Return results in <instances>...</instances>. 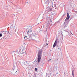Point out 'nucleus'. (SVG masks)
<instances>
[{
	"mask_svg": "<svg viewBox=\"0 0 77 77\" xmlns=\"http://www.w3.org/2000/svg\"><path fill=\"white\" fill-rule=\"evenodd\" d=\"M31 36V35L30 34L28 35L27 36H26L24 37V39L25 40H26L27 39L28 41H31L32 39V38H32V36Z\"/></svg>",
	"mask_w": 77,
	"mask_h": 77,
	"instance_id": "nucleus-3",
	"label": "nucleus"
},
{
	"mask_svg": "<svg viewBox=\"0 0 77 77\" xmlns=\"http://www.w3.org/2000/svg\"><path fill=\"white\" fill-rule=\"evenodd\" d=\"M56 48L58 51H61V49H60V47H59L58 46H57L56 47Z\"/></svg>",
	"mask_w": 77,
	"mask_h": 77,
	"instance_id": "nucleus-10",
	"label": "nucleus"
},
{
	"mask_svg": "<svg viewBox=\"0 0 77 77\" xmlns=\"http://www.w3.org/2000/svg\"><path fill=\"white\" fill-rule=\"evenodd\" d=\"M42 49H41L38 52V63H39L40 61H41V57H42Z\"/></svg>",
	"mask_w": 77,
	"mask_h": 77,
	"instance_id": "nucleus-2",
	"label": "nucleus"
},
{
	"mask_svg": "<svg viewBox=\"0 0 77 77\" xmlns=\"http://www.w3.org/2000/svg\"><path fill=\"white\" fill-rule=\"evenodd\" d=\"M68 33H69V32H68Z\"/></svg>",
	"mask_w": 77,
	"mask_h": 77,
	"instance_id": "nucleus-27",
	"label": "nucleus"
},
{
	"mask_svg": "<svg viewBox=\"0 0 77 77\" xmlns=\"http://www.w3.org/2000/svg\"><path fill=\"white\" fill-rule=\"evenodd\" d=\"M71 33L72 35H73V34H72V33L71 32H70Z\"/></svg>",
	"mask_w": 77,
	"mask_h": 77,
	"instance_id": "nucleus-23",
	"label": "nucleus"
},
{
	"mask_svg": "<svg viewBox=\"0 0 77 77\" xmlns=\"http://www.w3.org/2000/svg\"><path fill=\"white\" fill-rule=\"evenodd\" d=\"M35 71H36V72L37 71V68H35Z\"/></svg>",
	"mask_w": 77,
	"mask_h": 77,
	"instance_id": "nucleus-20",
	"label": "nucleus"
},
{
	"mask_svg": "<svg viewBox=\"0 0 77 77\" xmlns=\"http://www.w3.org/2000/svg\"><path fill=\"white\" fill-rule=\"evenodd\" d=\"M49 11H52V8H50L48 9Z\"/></svg>",
	"mask_w": 77,
	"mask_h": 77,
	"instance_id": "nucleus-17",
	"label": "nucleus"
},
{
	"mask_svg": "<svg viewBox=\"0 0 77 77\" xmlns=\"http://www.w3.org/2000/svg\"><path fill=\"white\" fill-rule=\"evenodd\" d=\"M16 10L18 12H21V9L20 8H16Z\"/></svg>",
	"mask_w": 77,
	"mask_h": 77,
	"instance_id": "nucleus-11",
	"label": "nucleus"
},
{
	"mask_svg": "<svg viewBox=\"0 0 77 77\" xmlns=\"http://www.w3.org/2000/svg\"><path fill=\"white\" fill-rule=\"evenodd\" d=\"M67 16L66 18V19H69V13H67Z\"/></svg>",
	"mask_w": 77,
	"mask_h": 77,
	"instance_id": "nucleus-14",
	"label": "nucleus"
},
{
	"mask_svg": "<svg viewBox=\"0 0 77 77\" xmlns=\"http://www.w3.org/2000/svg\"><path fill=\"white\" fill-rule=\"evenodd\" d=\"M2 36V33L0 34V37Z\"/></svg>",
	"mask_w": 77,
	"mask_h": 77,
	"instance_id": "nucleus-21",
	"label": "nucleus"
},
{
	"mask_svg": "<svg viewBox=\"0 0 77 77\" xmlns=\"http://www.w3.org/2000/svg\"><path fill=\"white\" fill-rule=\"evenodd\" d=\"M14 72H13V73L12 74H15V73L18 72V70H16V69H15V67H13V69H12V71H14Z\"/></svg>",
	"mask_w": 77,
	"mask_h": 77,
	"instance_id": "nucleus-7",
	"label": "nucleus"
},
{
	"mask_svg": "<svg viewBox=\"0 0 77 77\" xmlns=\"http://www.w3.org/2000/svg\"><path fill=\"white\" fill-rule=\"evenodd\" d=\"M46 45H48V44H47V43H46Z\"/></svg>",
	"mask_w": 77,
	"mask_h": 77,
	"instance_id": "nucleus-24",
	"label": "nucleus"
},
{
	"mask_svg": "<svg viewBox=\"0 0 77 77\" xmlns=\"http://www.w3.org/2000/svg\"><path fill=\"white\" fill-rule=\"evenodd\" d=\"M30 39H32L31 41L32 40L34 41H36V36H32V37H31Z\"/></svg>",
	"mask_w": 77,
	"mask_h": 77,
	"instance_id": "nucleus-9",
	"label": "nucleus"
},
{
	"mask_svg": "<svg viewBox=\"0 0 77 77\" xmlns=\"http://www.w3.org/2000/svg\"><path fill=\"white\" fill-rule=\"evenodd\" d=\"M42 31V30H41V29H39L38 30V33H40V32H41Z\"/></svg>",
	"mask_w": 77,
	"mask_h": 77,
	"instance_id": "nucleus-18",
	"label": "nucleus"
},
{
	"mask_svg": "<svg viewBox=\"0 0 77 77\" xmlns=\"http://www.w3.org/2000/svg\"><path fill=\"white\" fill-rule=\"evenodd\" d=\"M57 43V41L56 40L53 46V48L56 47V45Z\"/></svg>",
	"mask_w": 77,
	"mask_h": 77,
	"instance_id": "nucleus-13",
	"label": "nucleus"
},
{
	"mask_svg": "<svg viewBox=\"0 0 77 77\" xmlns=\"http://www.w3.org/2000/svg\"><path fill=\"white\" fill-rule=\"evenodd\" d=\"M47 21L49 22V23L50 24H52V23H52V21L53 20V18H49L48 17H47Z\"/></svg>",
	"mask_w": 77,
	"mask_h": 77,
	"instance_id": "nucleus-6",
	"label": "nucleus"
},
{
	"mask_svg": "<svg viewBox=\"0 0 77 77\" xmlns=\"http://www.w3.org/2000/svg\"><path fill=\"white\" fill-rule=\"evenodd\" d=\"M24 49H21L19 50L18 53H17V52H16L15 54L14 53H12V55L13 57V56H14H14H15V55H16V56H18L19 54H20H20H23V55H24L23 53L24 52Z\"/></svg>",
	"mask_w": 77,
	"mask_h": 77,
	"instance_id": "nucleus-1",
	"label": "nucleus"
},
{
	"mask_svg": "<svg viewBox=\"0 0 77 77\" xmlns=\"http://www.w3.org/2000/svg\"><path fill=\"white\" fill-rule=\"evenodd\" d=\"M45 26H46V27H47V26L46 25H45Z\"/></svg>",
	"mask_w": 77,
	"mask_h": 77,
	"instance_id": "nucleus-26",
	"label": "nucleus"
},
{
	"mask_svg": "<svg viewBox=\"0 0 77 77\" xmlns=\"http://www.w3.org/2000/svg\"><path fill=\"white\" fill-rule=\"evenodd\" d=\"M54 7H56V5H54Z\"/></svg>",
	"mask_w": 77,
	"mask_h": 77,
	"instance_id": "nucleus-22",
	"label": "nucleus"
},
{
	"mask_svg": "<svg viewBox=\"0 0 77 77\" xmlns=\"http://www.w3.org/2000/svg\"><path fill=\"white\" fill-rule=\"evenodd\" d=\"M49 60H51V59H50Z\"/></svg>",
	"mask_w": 77,
	"mask_h": 77,
	"instance_id": "nucleus-25",
	"label": "nucleus"
},
{
	"mask_svg": "<svg viewBox=\"0 0 77 77\" xmlns=\"http://www.w3.org/2000/svg\"><path fill=\"white\" fill-rule=\"evenodd\" d=\"M45 0V2L46 5H48L49 6H51V3L49 2V1L48 0Z\"/></svg>",
	"mask_w": 77,
	"mask_h": 77,
	"instance_id": "nucleus-8",
	"label": "nucleus"
},
{
	"mask_svg": "<svg viewBox=\"0 0 77 77\" xmlns=\"http://www.w3.org/2000/svg\"><path fill=\"white\" fill-rule=\"evenodd\" d=\"M29 34H32V26H29L27 29L26 31Z\"/></svg>",
	"mask_w": 77,
	"mask_h": 77,
	"instance_id": "nucleus-5",
	"label": "nucleus"
},
{
	"mask_svg": "<svg viewBox=\"0 0 77 77\" xmlns=\"http://www.w3.org/2000/svg\"><path fill=\"white\" fill-rule=\"evenodd\" d=\"M72 74L73 77H74V70H73L72 71Z\"/></svg>",
	"mask_w": 77,
	"mask_h": 77,
	"instance_id": "nucleus-16",
	"label": "nucleus"
},
{
	"mask_svg": "<svg viewBox=\"0 0 77 77\" xmlns=\"http://www.w3.org/2000/svg\"><path fill=\"white\" fill-rule=\"evenodd\" d=\"M29 35H30V36H31V38L32 36H36V33H32V34H30Z\"/></svg>",
	"mask_w": 77,
	"mask_h": 77,
	"instance_id": "nucleus-12",
	"label": "nucleus"
},
{
	"mask_svg": "<svg viewBox=\"0 0 77 77\" xmlns=\"http://www.w3.org/2000/svg\"><path fill=\"white\" fill-rule=\"evenodd\" d=\"M29 35V33H28V32H27V31H26V32H25V35Z\"/></svg>",
	"mask_w": 77,
	"mask_h": 77,
	"instance_id": "nucleus-15",
	"label": "nucleus"
},
{
	"mask_svg": "<svg viewBox=\"0 0 77 77\" xmlns=\"http://www.w3.org/2000/svg\"><path fill=\"white\" fill-rule=\"evenodd\" d=\"M68 21L69 20L68 19H66L65 20V22L64 23V24H63V27L64 28L66 27L68 25Z\"/></svg>",
	"mask_w": 77,
	"mask_h": 77,
	"instance_id": "nucleus-4",
	"label": "nucleus"
},
{
	"mask_svg": "<svg viewBox=\"0 0 77 77\" xmlns=\"http://www.w3.org/2000/svg\"><path fill=\"white\" fill-rule=\"evenodd\" d=\"M14 27V26H13L12 25H11V29H13V27Z\"/></svg>",
	"mask_w": 77,
	"mask_h": 77,
	"instance_id": "nucleus-19",
	"label": "nucleus"
}]
</instances>
